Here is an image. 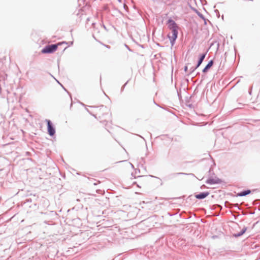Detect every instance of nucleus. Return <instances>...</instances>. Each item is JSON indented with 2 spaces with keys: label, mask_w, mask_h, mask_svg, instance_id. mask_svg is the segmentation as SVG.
Here are the masks:
<instances>
[{
  "label": "nucleus",
  "mask_w": 260,
  "mask_h": 260,
  "mask_svg": "<svg viewBox=\"0 0 260 260\" xmlns=\"http://www.w3.org/2000/svg\"><path fill=\"white\" fill-rule=\"evenodd\" d=\"M168 28L171 30L172 35L168 34V37L170 41L171 46H173L177 38L179 27L177 24L172 19H169L167 21Z\"/></svg>",
  "instance_id": "nucleus-1"
},
{
  "label": "nucleus",
  "mask_w": 260,
  "mask_h": 260,
  "mask_svg": "<svg viewBox=\"0 0 260 260\" xmlns=\"http://www.w3.org/2000/svg\"><path fill=\"white\" fill-rule=\"evenodd\" d=\"M57 44H51L47 45L42 50L43 53H53L57 50Z\"/></svg>",
  "instance_id": "nucleus-2"
},
{
  "label": "nucleus",
  "mask_w": 260,
  "mask_h": 260,
  "mask_svg": "<svg viewBox=\"0 0 260 260\" xmlns=\"http://www.w3.org/2000/svg\"><path fill=\"white\" fill-rule=\"evenodd\" d=\"M47 123V130L48 134L50 136H53L55 133V129L53 124L50 120L46 119Z\"/></svg>",
  "instance_id": "nucleus-3"
},
{
  "label": "nucleus",
  "mask_w": 260,
  "mask_h": 260,
  "mask_svg": "<svg viewBox=\"0 0 260 260\" xmlns=\"http://www.w3.org/2000/svg\"><path fill=\"white\" fill-rule=\"evenodd\" d=\"M221 182V180L219 179H214L212 178H209L206 182L207 184H219Z\"/></svg>",
  "instance_id": "nucleus-4"
},
{
  "label": "nucleus",
  "mask_w": 260,
  "mask_h": 260,
  "mask_svg": "<svg viewBox=\"0 0 260 260\" xmlns=\"http://www.w3.org/2000/svg\"><path fill=\"white\" fill-rule=\"evenodd\" d=\"M209 194V193L208 192H202L199 194H196L195 197L198 199L201 200V199H205Z\"/></svg>",
  "instance_id": "nucleus-5"
},
{
  "label": "nucleus",
  "mask_w": 260,
  "mask_h": 260,
  "mask_svg": "<svg viewBox=\"0 0 260 260\" xmlns=\"http://www.w3.org/2000/svg\"><path fill=\"white\" fill-rule=\"evenodd\" d=\"M213 60H210L208 64L206 66V67L204 68V69L203 70V73H206L209 70V69L213 66Z\"/></svg>",
  "instance_id": "nucleus-6"
},
{
  "label": "nucleus",
  "mask_w": 260,
  "mask_h": 260,
  "mask_svg": "<svg viewBox=\"0 0 260 260\" xmlns=\"http://www.w3.org/2000/svg\"><path fill=\"white\" fill-rule=\"evenodd\" d=\"M206 55V53H203L202 55H201L198 61V63L196 67V68H198L202 64V62L203 61L204 59L205 58Z\"/></svg>",
  "instance_id": "nucleus-7"
},
{
  "label": "nucleus",
  "mask_w": 260,
  "mask_h": 260,
  "mask_svg": "<svg viewBox=\"0 0 260 260\" xmlns=\"http://www.w3.org/2000/svg\"><path fill=\"white\" fill-rule=\"evenodd\" d=\"M250 193H251V190L249 189H247V190H244V191L239 192L237 194V196L243 197V196L248 195V194H250Z\"/></svg>",
  "instance_id": "nucleus-8"
},
{
  "label": "nucleus",
  "mask_w": 260,
  "mask_h": 260,
  "mask_svg": "<svg viewBox=\"0 0 260 260\" xmlns=\"http://www.w3.org/2000/svg\"><path fill=\"white\" fill-rule=\"evenodd\" d=\"M246 230H247V228H244L240 232H239L237 234H235L234 235V236L235 237H240V236H242L244 233H245V232H246Z\"/></svg>",
  "instance_id": "nucleus-9"
},
{
  "label": "nucleus",
  "mask_w": 260,
  "mask_h": 260,
  "mask_svg": "<svg viewBox=\"0 0 260 260\" xmlns=\"http://www.w3.org/2000/svg\"><path fill=\"white\" fill-rule=\"evenodd\" d=\"M197 68H191L190 69V73H192L196 69H197Z\"/></svg>",
  "instance_id": "nucleus-10"
},
{
  "label": "nucleus",
  "mask_w": 260,
  "mask_h": 260,
  "mask_svg": "<svg viewBox=\"0 0 260 260\" xmlns=\"http://www.w3.org/2000/svg\"><path fill=\"white\" fill-rule=\"evenodd\" d=\"M186 174L185 173H175V175H185Z\"/></svg>",
  "instance_id": "nucleus-11"
},
{
  "label": "nucleus",
  "mask_w": 260,
  "mask_h": 260,
  "mask_svg": "<svg viewBox=\"0 0 260 260\" xmlns=\"http://www.w3.org/2000/svg\"><path fill=\"white\" fill-rule=\"evenodd\" d=\"M187 66H185L184 67V71L186 72V71H187Z\"/></svg>",
  "instance_id": "nucleus-12"
},
{
  "label": "nucleus",
  "mask_w": 260,
  "mask_h": 260,
  "mask_svg": "<svg viewBox=\"0 0 260 260\" xmlns=\"http://www.w3.org/2000/svg\"><path fill=\"white\" fill-rule=\"evenodd\" d=\"M199 16H200L201 17H203V16L202 14H199Z\"/></svg>",
  "instance_id": "nucleus-13"
},
{
  "label": "nucleus",
  "mask_w": 260,
  "mask_h": 260,
  "mask_svg": "<svg viewBox=\"0 0 260 260\" xmlns=\"http://www.w3.org/2000/svg\"><path fill=\"white\" fill-rule=\"evenodd\" d=\"M215 12L216 13H219L218 11V10H215Z\"/></svg>",
  "instance_id": "nucleus-14"
},
{
  "label": "nucleus",
  "mask_w": 260,
  "mask_h": 260,
  "mask_svg": "<svg viewBox=\"0 0 260 260\" xmlns=\"http://www.w3.org/2000/svg\"><path fill=\"white\" fill-rule=\"evenodd\" d=\"M103 26H104V28H105V29H106V26H105V25H104Z\"/></svg>",
  "instance_id": "nucleus-15"
},
{
  "label": "nucleus",
  "mask_w": 260,
  "mask_h": 260,
  "mask_svg": "<svg viewBox=\"0 0 260 260\" xmlns=\"http://www.w3.org/2000/svg\"><path fill=\"white\" fill-rule=\"evenodd\" d=\"M101 79H102V77H100V81L101 82Z\"/></svg>",
  "instance_id": "nucleus-16"
},
{
  "label": "nucleus",
  "mask_w": 260,
  "mask_h": 260,
  "mask_svg": "<svg viewBox=\"0 0 260 260\" xmlns=\"http://www.w3.org/2000/svg\"><path fill=\"white\" fill-rule=\"evenodd\" d=\"M131 167H134V166H133V165L132 164H131Z\"/></svg>",
  "instance_id": "nucleus-17"
},
{
  "label": "nucleus",
  "mask_w": 260,
  "mask_h": 260,
  "mask_svg": "<svg viewBox=\"0 0 260 260\" xmlns=\"http://www.w3.org/2000/svg\"><path fill=\"white\" fill-rule=\"evenodd\" d=\"M118 1L119 2H120L121 0H118Z\"/></svg>",
  "instance_id": "nucleus-18"
}]
</instances>
